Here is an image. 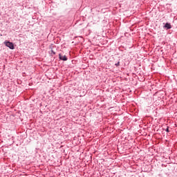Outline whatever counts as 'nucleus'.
Returning <instances> with one entry per match:
<instances>
[{
    "label": "nucleus",
    "mask_w": 177,
    "mask_h": 177,
    "mask_svg": "<svg viewBox=\"0 0 177 177\" xmlns=\"http://www.w3.org/2000/svg\"><path fill=\"white\" fill-rule=\"evenodd\" d=\"M4 44L6 45V46H7V48H9L10 49H15V45L10 42V41H4Z\"/></svg>",
    "instance_id": "obj_1"
},
{
    "label": "nucleus",
    "mask_w": 177,
    "mask_h": 177,
    "mask_svg": "<svg viewBox=\"0 0 177 177\" xmlns=\"http://www.w3.org/2000/svg\"><path fill=\"white\" fill-rule=\"evenodd\" d=\"M59 60H62L63 62H67V60H68V58H67V56L62 55V53L59 54Z\"/></svg>",
    "instance_id": "obj_2"
},
{
    "label": "nucleus",
    "mask_w": 177,
    "mask_h": 177,
    "mask_svg": "<svg viewBox=\"0 0 177 177\" xmlns=\"http://www.w3.org/2000/svg\"><path fill=\"white\" fill-rule=\"evenodd\" d=\"M165 28H167V30H171V28H172V26H171V24L166 23V24L165 25Z\"/></svg>",
    "instance_id": "obj_3"
},
{
    "label": "nucleus",
    "mask_w": 177,
    "mask_h": 177,
    "mask_svg": "<svg viewBox=\"0 0 177 177\" xmlns=\"http://www.w3.org/2000/svg\"><path fill=\"white\" fill-rule=\"evenodd\" d=\"M165 131H166V132H169V127H167Z\"/></svg>",
    "instance_id": "obj_4"
},
{
    "label": "nucleus",
    "mask_w": 177,
    "mask_h": 177,
    "mask_svg": "<svg viewBox=\"0 0 177 177\" xmlns=\"http://www.w3.org/2000/svg\"><path fill=\"white\" fill-rule=\"evenodd\" d=\"M51 53H53V55H56V53H55V51H53V50H51Z\"/></svg>",
    "instance_id": "obj_5"
},
{
    "label": "nucleus",
    "mask_w": 177,
    "mask_h": 177,
    "mask_svg": "<svg viewBox=\"0 0 177 177\" xmlns=\"http://www.w3.org/2000/svg\"><path fill=\"white\" fill-rule=\"evenodd\" d=\"M115 66H120V62H118V63H116V64H115Z\"/></svg>",
    "instance_id": "obj_6"
}]
</instances>
